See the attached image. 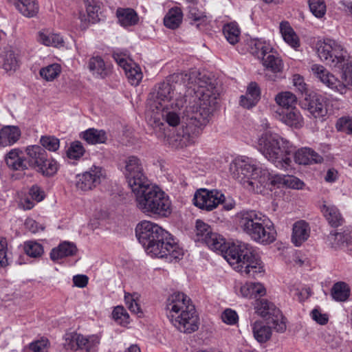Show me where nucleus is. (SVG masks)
Instances as JSON below:
<instances>
[{
    "label": "nucleus",
    "instance_id": "59",
    "mask_svg": "<svg viewBox=\"0 0 352 352\" xmlns=\"http://www.w3.org/2000/svg\"><path fill=\"white\" fill-rule=\"evenodd\" d=\"M311 317L314 320H315L317 323L321 325L327 324L329 320L328 315L322 313L320 310L317 309H314V310H312Z\"/></svg>",
    "mask_w": 352,
    "mask_h": 352
},
{
    "label": "nucleus",
    "instance_id": "2",
    "mask_svg": "<svg viewBox=\"0 0 352 352\" xmlns=\"http://www.w3.org/2000/svg\"><path fill=\"white\" fill-rule=\"evenodd\" d=\"M203 243L211 250L221 252L229 264L244 277L256 278L264 272L263 262L248 243H227L221 235L213 232Z\"/></svg>",
    "mask_w": 352,
    "mask_h": 352
},
{
    "label": "nucleus",
    "instance_id": "52",
    "mask_svg": "<svg viewBox=\"0 0 352 352\" xmlns=\"http://www.w3.org/2000/svg\"><path fill=\"white\" fill-rule=\"evenodd\" d=\"M188 16L190 19L195 21H205L208 19V17L205 14V12L202 10L199 9V8L196 5H190L188 7Z\"/></svg>",
    "mask_w": 352,
    "mask_h": 352
},
{
    "label": "nucleus",
    "instance_id": "56",
    "mask_svg": "<svg viewBox=\"0 0 352 352\" xmlns=\"http://www.w3.org/2000/svg\"><path fill=\"white\" fill-rule=\"evenodd\" d=\"M49 347V340L42 338L40 340L32 342L30 344V349L33 352H47Z\"/></svg>",
    "mask_w": 352,
    "mask_h": 352
},
{
    "label": "nucleus",
    "instance_id": "35",
    "mask_svg": "<svg viewBox=\"0 0 352 352\" xmlns=\"http://www.w3.org/2000/svg\"><path fill=\"white\" fill-rule=\"evenodd\" d=\"M350 292V288L346 283L338 282L333 285L331 295L336 301L344 302L349 298Z\"/></svg>",
    "mask_w": 352,
    "mask_h": 352
},
{
    "label": "nucleus",
    "instance_id": "18",
    "mask_svg": "<svg viewBox=\"0 0 352 352\" xmlns=\"http://www.w3.org/2000/svg\"><path fill=\"white\" fill-rule=\"evenodd\" d=\"M276 113L278 115V119L290 127L300 129L304 124L303 117L296 107L279 109Z\"/></svg>",
    "mask_w": 352,
    "mask_h": 352
},
{
    "label": "nucleus",
    "instance_id": "22",
    "mask_svg": "<svg viewBox=\"0 0 352 352\" xmlns=\"http://www.w3.org/2000/svg\"><path fill=\"white\" fill-rule=\"evenodd\" d=\"M19 56L12 50H6L0 54L1 67L7 73H14L19 67Z\"/></svg>",
    "mask_w": 352,
    "mask_h": 352
},
{
    "label": "nucleus",
    "instance_id": "34",
    "mask_svg": "<svg viewBox=\"0 0 352 352\" xmlns=\"http://www.w3.org/2000/svg\"><path fill=\"white\" fill-rule=\"evenodd\" d=\"M280 32L283 40L292 47L300 46V39L289 23H280Z\"/></svg>",
    "mask_w": 352,
    "mask_h": 352
},
{
    "label": "nucleus",
    "instance_id": "48",
    "mask_svg": "<svg viewBox=\"0 0 352 352\" xmlns=\"http://www.w3.org/2000/svg\"><path fill=\"white\" fill-rule=\"evenodd\" d=\"M112 317L120 324L124 325L129 323V314L122 306H117L114 308Z\"/></svg>",
    "mask_w": 352,
    "mask_h": 352
},
{
    "label": "nucleus",
    "instance_id": "25",
    "mask_svg": "<svg viewBox=\"0 0 352 352\" xmlns=\"http://www.w3.org/2000/svg\"><path fill=\"white\" fill-rule=\"evenodd\" d=\"M77 250L78 249L74 243L64 241L60 243L57 248L52 250L50 252V258L52 261H56L64 257L75 255Z\"/></svg>",
    "mask_w": 352,
    "mask_h": 352
},
{
    "label": "nucleus",
    "instance_id": "62",
    "mask_svg": "<svg viewBox=\"0 0 352 352\" xmlns=\"http://www.w3.org/2000/svg\"><path fill=\"white\" fill-rule=\"evenodd\" d=\"M31 198L37 202L41 201L44 198V193L37 186H32L29 191Z\"/></svg>",
    "mask_w": 352,
    "mask_h": 352
},
{
    "label": "nucleus",
    "instance_id": "43",
    "mask_svg": "<svg viewBox=\"0 0 352 352\" xmlns=\"http://www.w3.org/2000/svg\"><path fill=\"white\" fill-rule=\"evenodd\" d=\"M195 232V241L204 242V241L211 234L212 230L209 225L198 219L196 221Z\"/></svg>",
    "mask_w": 352,
    "mask_h": 352
},
{
    "label": "nucleus",
    "instance_id": "5",
    "mask_svg": "<svg viewBox=\"0 0 352 352\" xmlns=\"http://www.w3.org/2000/svg\"><path fill=\"white\" fill-rule=\"evenodd\" d=\"M166 316L179 331L191 333L199 329V319L191 299L184 293L174 292L165 303Z\"/></svg>",
    "mask_w": 352,
    "mask_h": 352
},
{
    "label": "nucleus",
    "instance_id": "58",
    "mask_svg": "<svg viewBox=\"0 0 352 352\" xmlns=\"http://www.w3.org/2000/svg\"><path fill=\"white\" fill-rule=\"evenodd\" d=\"M285 186L295 189H302L304 183L298 178L293 175H286Z\"/></svg>",
    "mask_w": 352,
    "mask_h": 352
},
{
    "label": "nucleus",
    "instance_id": "26",
    "mask_svg": "<svg viewBox=\"0 0 352 352\" xmlns=\"http://www.w3.org/2000/svg\"><path fill=\"white\" fill-rule=\"evenodd\" d=\"M21 137V131L17 126H6L0 131V145L11 146L16 143Z\"/></svg>",
    "mask_w": 352,
    "mask_h": 352
},
{
    "label": "nucleus",
    "instance_id": "16",
    "mask_svg": "<svg viewBox=\"0 0 352 352\" xmlns=\"http://www.w3.org/2000/svg\"><path fill=\"white\" fill-rule=\"evenodd\" d=\"M136 236L139 242L142 245H148L151 243V239L154 236H161L166 234V231L157 224L150 221H142L139 223L135 228Z\"/></svg>",
    "mask_w": 352,
    "mask_h": 352
},
{
    "label": "nucleus",
    "instance_id": "28",
    "mask_svg": "<svg viewBox=\"0 0 352 352\" xmlns=\"http://www.w3.org/2000/svg\"><path fill=\"white\" fill-rule=\"evenodd\" d=\"M86 5L87 15L80 16L81 22H100L102 19L99 16L100 4L96 0H84Z\"/></svg>",
    "mask_w": 352,
    "mask_h": 352
},
{
    "label": "nucleus",
    "instance_id": "45",
    "mask_svg": "<svg viewBox=\"0 0 352 352\" xmlns=\"http://www.w3.org/2000/svg\"><path fill=\"white\" fill-rule=\"evenodd\" d=\"M37 171L46 176H52L54 175L57 170L58 166L56 162L53 160L47 159V155L45 157L43 162L36 169Z\"/></svg>",
    "mask_w": 352,
    "mask_h": 352
},
{
    "label": "nucleus",
    "instance_id": "57",
    "mask_svg": "<svg viewBox=\"0 0 352 352\" xmlns=\"http://www.w3.org/2000/svg\"><path fill=\"white\" fill-rule=\"evenodd\" d=\"M338 130L352 134V118H341L337 123Z\"/></svg>",
    "mask_w": 352,
    "mask_h": 352
},
{
    "label": "nucleus",
    "instance_id": "30",
    "mask_svg": "<svg viewBox=\"0 0 352 352\" xmlns=\"http://www.w3.org/2000/svg\"><path fill=\"white\" fill-rule=\"evenodd\" d=\"M80 138L90 144H104L107 140V133L104 130L90 128L80 133Z\"/></svg>",
    "mask_w": 352,
    "mask_h": 352
},
{
    "label": "nucleus",
    "instance_id": "15",
    "mask_svg": "<svg viewBox=\"0 0 352 352\" xmlns=\"http://www.w3.org/2000/svg\"><path fill=\"white\" fill-rule=\"evenodd\" d=\"M103 177L102 168L93 166L87 171L76 175L75 186L81 191L91 190L100 184Z\"/></svg>",
    "mask_w": 352,
    "mask_h": 352
},
{
    "label": "nucleus",
    "instance_id": "21",
    "mask_svg": "<svg viewBox=\"0 0 352 352\" xmlns=\"http://www.w3.org/2000/svg\"><path fill=\"white\" fill-rule=\"evenodd\" d=\"M294 160L299 164L307 165L312 163H320L323 158L311 148L304 147L295 152Z\"/></svg>",
    "mask_w": 352,
    "mask_h": 352
},
{
    "label": "nucleus",
    "instance_id": "13",
    "mask_svg": "<svg viewBox=\"0 0 352 352\" xmlns=\"http://www.w3.org/2000/svg\"><path fill=\"white\" fill-rule=\"evenodd\" d=\"M328 99L322 95L310 94L305 98L302 102V107L307 110L310 116L319 121L323 122L326 120Z\"/></svg>",
    "mask_w": 352,
    "mask_h": 352
},
{
    "label": "nucleus",
    "instance_id": "6",
    "mask_svg": "<svg viewBox=\"0 0 352 352\" xmlns=\"http://www.w3.org/2000/svg\"><path fill=\"white\" fill-rule=\"evenodd\" d=\"M257 149L276 167L287 170L291 166L294 148L291 143L271 131H265L258 138Z\"/></svg>",
    "mask_w": 352,
    "mask_h": 352
},
{
    "label": "nucleus",
    "instance_id": "55",
    "mask_svg": "<svg viewBox=\"0 0 352 352\" xmlns=\"http://www.w3.org/2000/svg\"><path fill=\"white\" fill-rule=\"evenodd\" d=\"M329 240H334L336 241L335 245L340 246L344 243L348 244L351 239V235L350 234H345L342 232L331 233L329 236Z\"/></svg>",
    "mask_w": 352,
    "mask_h": 352
},
{
    "label": "nucleus",
    "instance_id": "14",
    "mask_svg": "<svg viewBox=\"0 0 352 352\" xmlns=\"http://www.w3.org/2000/svg\"><path fill=\"white\" fill-rule=\"evenodd\" d=\"M224 201V195L217 190L200 189L196 192L193 199L196 206L208 211L217 208L220 204H223Z\"/></svg>",
    "mask_w": 352,
    "mask_h": 352
},
{
    "label": "nucleus",
    "instance_id": "36",
    "mask_svg": "<svg viewBox=\"0 0 352 352\" xmlns=\"http://www.w3.org/2000/svg\"><path fill=\"white\" fill-rule=\"evenodd\" d=\"M16 9L25 16L32 17L38 11L36 0H21L16 6Z\"/></svg>",
    "mask_w": 352,
    "mask_h": 352
},
{
    "label": "nucleus",
    "instance_id": "44",
    "mask_svg": "<svg viewBox=\"0 0 352 352\" xmlns=\"http://www.w3.org/2000/svg\"><path fill=\"white\" fill-rule=\"evenodd\" d=\"M179 109H169L165 110L164 111H153V113L155 114V119H160V118L157 116L161 115L162 117L166 118V120L169 125L175 126L179 123L180 120L179 117L176 112Z\"/></svg>",
    "mask_w": 352,
    "mask_h": 352
},
{
    "label": "nucleus",
    "instance_id": "19",
    "mask_svg": "<svg viewBox=\"0 0 352 352\" xmlns=\"http://www.w3.org/2000/svg\"><path fill=\"white\" fill-rule=\"evenodd\" d=\"M87 67L96 78L104 79L111 73V65L105 63L104 59L98 55L92 56L89 59Z\"/></svg>",
    "mask_w": 352,
    "mask_h": 352
},
{
    "label": "nucleus",
    "instance_id": "1",
    "mask_svg": "<svg viewBox=\"0 0 352 352\" xmlns=\"http://www.w3.org/2000/svg\"><path fill=\"white\" fill-rule=\"evenodd\" d=\"M217 96L214 83L206 75L197 71L174 74L166 81L155 85L151 93L149 108L153 111L181 109L189 98L190 103L193 104L187 107L191 115L183 138L190 144L209 122Z\"/></svg>",
    "mask_w": 352,
    "mask_h": 352
},
{
    "label": "nucleus",
    "instance_id": "33",
    "mask_svg": "<svg viewBox=\"0 0 352 352\" xmlns=\"http://www.w3.org/2000/svg\"><path fill=\"white\" fill-rule=\"evenodd\" d=\"M241 294L246 298H256L263 296L266 293L264 286L260 283H246L241 287Z\"/></svg>",
    "mask_w": 352,
    "mask_h": 352
},
{
    "label": "nucleus",
    "instance_id": "41",
    "mask_svg": "<svg viewBox=\"0 0 352 352\" xmlns=\"http://www.w3.org/2000/svg\"><path fill=\"white\" fill-rule=\"evenodd\" d=\"M23 250L27 255L32 258L41 257L44 252L43 245L34 241H28L25 242Z\"/></svg>",
    "mask_w": 352,
    "mask_h": 352
},
{
    "label": "nucleus",
    "instance_id": "23",
    "mask_svg": "<svg viewBox=\"0 0 352 352\" xmlns=\"http://www.w3.org/2000/svg\"><path fill=\"white\" fill-rule=\"evenodd\" d=\"M310 234L309 224L303 220L296 222L293 226L292 240L296 246H300L307 240Z\"/></svg>",
    "mask_w": 352,
    "mask_h": 352
},
{
    "label": "nucleus",
    "instance_id": "60",
    "mask_svg": "<svg viewBox=\"0 0 352 352\" xmlns=\"http://www.w3.org/2000/svg\"><path fill=\"white\" fill-rule=\"evenodd\" d=\"M25 226L32 233H36L44 230V227L33 219H27L25 222Z\"/></svg>",
    "mask_w": 352,
    "mask_h": 352
},
{
    "label": "nucleus",
    "instance_id": "4",
    "mask_svg": "<svg viewBox=\"0 0 352 352\" xmlns=\"http://www.w3.org/2000/svg\"><path fill=\"white\" fill-rule=\"evenodd\" d=\"M316 49L320 59L341 74V80L338 79L334 91L345 94L352 90V62L344 47L335 40L327 38L318 41Z\"/></svg>",
    "mask_w": 352,
    "mask_h": 352
},
{
    "label": "nucleus",
    "instance_id": "51",
    "mask_svg": "<svg viewBox=\"0 0 352 352\" xmlns=\"http://www.w3.org/2000/svg\"><path fill=\"white\" fill-rule=\"evenodd\" d=\"M182 19L183 13L181 8L174 7L168 10L164 18L163 22H182Z\"/></svg>",
    "mask_w": 352,
    "mask_h": 352
},
{
    "label": "nucleus",
    "instance_id": "9",
    "mask_svg": "<svg viewBox=\"0 0 352 352\" xmlns=\"http://www.w3.org/2000/svg\"><path fill=\"white\" fill-rule=\"evenodd\" d=\"M161 236H154L151 239L148 245H142L146 253L151 256L173 259L180 258L183 254V250L175 242L173 237L166 232V234H160Z\"/></svg>",
    "mask_w": 352,
    "mask_h": 352
},
{
    "label": "nucleus",
    "instance_id": "39",
    "mask_svg": "<svg viewBox=\"0 0 352 352\" xmlns=\"http://www.w3.org/2000/svg\"><path fill=\"white\" fill-rule=\"evenodd\" d=\"M116 16L118 22H138L140 21L137 12L131 8H118Z\"/></svg>",
    "mask_w": 352,
    "mask_h": 352
},
{
    "label": "nucleus",
    "instance_id": "3",
    "mask_svg": "<svg viewBox=\"0 0 352 352\" xmlns=\"http://www.w3.org/2000/svg\"><path fill=\"white\" fill-rule=\"evenodd\" d=\"M230 171L234 179L256 193H261L270 186H285V175H272L267 168L251 158L241 157L235 159L230 165Z\"/></svg>",
    "mask_w": 352,
    "mask_h": 352
},
{
    "label": "nucleus",
    "instance_id": "8",
    "mask_svg": "<svg viewBox=\"0 0 352 352\" xmlns=\"http://www.w3.org/2000/svg\"><path fill=\"white\" fill-rule=\"evenodd\" d=\"M137 207L144 213H151L162 217L171 214V201L167 195L149 182L135 190Z\"/></svg>",
    "mask_w": 352,
    "mask_h": 352
},
{
    "label": "nucleus",
    "instance_id": "17",
    "mask_svg": "<svg viewBox=\"0 0 352 352\" xmlns=\"http://www.w3.org/2000/svg\"><path fill=\"white\" fill-rule=\"evenodd\" d=\"M113 56L117 63L124 69L129 82L134 86L138 85L143 77L140 67L133 63L127 62L118 53H114Z\"/></svg>",
    "mask_w": 352,
    "mask_h": 352
},
{
    "label": "nucleus",
    "instance_id": "40",
    "mask_svg": "<svg viewBox=\"0 0 352 352\" xmlns=\"http://www.w3.org/2000/svg\"><path fill=\"white\" fill-rule=\"evenodd\" d=\"M261 60L263 66L274 73L280 72L283 68L281 59L272 52H269Z\"/></svg>",
    "mask_w": 352,
    "mask_h": 352
},
{
    "label": "nucleus",
    "instance_id": "24",
    "mask_svg": "<svg viewBox=\"0 0 352 352\" xmlns=\"http://www.w3.org/2000/svg\"><path fill=\"white\" fill-rule=\"evenodd\" d=\"M5 161L8 166L14 170H23L27 168L23 153L19 148H13L6 155Z\"/></svg>",
    "mask_w": 352,
    "mask_h": 352
},
{
    "label": "nucleus",
    "instance_id": "27",
    "mask_svg": "<svg viewBox=\"0 0 352 352\" xmlns=\"http://www.w3.org/2000/svg\"><path fill=\"white\" fill-rule=\"evenodd\" d=\"M247 44L250 52L258 59H262L272 50L269 43L261 39H250Z\"/></svg>",
    "mask_w": 352,
    "mask_h": 352
},
{
    "label": "nucleus",
    "instance_id": "31",
    "mask_svg": "<svg viewBox=\"0 0 352 352\" xmlns=\"http://www.w3.org/2000/svg\"><path fill=\"white\" fill-rule=\"evenodd\" d=\"M322 212L329 223L333 227H338L344 222V218L338 208L333 205H323Z\"/></svg>",
    "mask_w": 352,
    "mask_h": 352
},
{
    "label": "nucleus",
    "instance_id": "32",
    "mask_svg": "<svg viewBox=\"0 0 352 352\" xmlns=\"http://www.w3.org/2000/svg\"><path fill=\"white\" fill-rule=\"evenodd\" d=\"M272 325H265L261 321H256L252 324L254 338L260 343L266 342L272 336Z\"/></svg>",
    "mask_w": 352,
    "mask_h": 352
},
{
    "label": "nucleus",
    "instance_id": "63",
    "mask_svg": "<svg viewBox=\"0 0 352 352\" xmlns=\"http://www.w3.org/2000/svg\"><path fill=\"white\" fill-rule=\"evenodd\" d=\"M248 96L252 98H255V100L258 101L260 99V89L256 82H251L248 87L247 92Z\"/></svg>",
    "mask_w": 352,
    "mask_h": 352
},
{
    "label": "nucleus",
    "instance_id": "42",
    "mask_svg": "<svg viewBox=\"0 0 352 352\" xmlns=\"http://www.w3.org/2000/svg\"><path fill=\"white\" fill-rule=\"evenodd\" d=\"M60 65L54 63L41 68L39 74L46 81H52L60 74Z\"/></svg>",
    "mask_w": 352,
    "mask_h": 352
},
{
    "label": "nucleus",
    "instance_id": "50",
    "mask_svg": "<svg viewBox=\"0 0 352 352\" xmlns=\"http://www.w3.org/2000/svg\"><path fill=\"white\" fill-rule=\"evenodd\" d=\"M85 153V149L80 142H73L69 148L67 155L70 159H78L81 157Z\"/></svg>",
    "mask_w": 352,
    "mask_h": 352
},
{
    "label": "nucleus",
    "instance_id": "64",
    "mask_svg": "<svg viewBox=\"0 0 352 352\" xmlns=\"http://www.w3.org/2000/svg\"><path fill=\"white\" fill-rule=\"evenodd\" d=\"M257 102L258 101L255 100V98L248 96L247 93L245 95L241 96L240 104L244 108H252L255 106Z\"/></svg>",
    "mask_w": 352,
    "mask_h": 352
},
{
    "label": "nucleus",
    "instance_id": "61",
    "mask_svg": "<svg viewBox=\"0 0 352 352\" xmlns=\"http://www.w3.org/2000/svg\"><path fill=\"white\" fill-rule=\"evenodd\" d=\"M292 80L294 85L300 93L303 94L307 90V85L301 76L299 74H294L293 76Z\"/></svg>",
    "mask_w": 352,
    "mask_h": 352
},
{
    "label": "nucleus",
    "instance_id": "37",
    "mask_svg": "<svg viewBox=\"0 0 352 352\" xmlns=\"http://www.w3.org/2000/svg\"><path fill=\"white\" fill-rule=\"evenodd\" d=\"M276 102L280 107V109H289L296 107V96L290 91H283L275 97Z\"/></svg>",
    "mask_w": 352,
    "mask_h": 352
},
{
    "label": "nucleus",
    "instance_id": "47",
    "mask_svg": "<svg viewBox=\"0 0 352 352\" xmlns=\"http://www.w3.org/2000/svg\"><path fill=\"white\" fill-rule=\"evenodd\" d=\"M139 294L138 293L129 294L126 293L124 296V299L128 305V307L129 310L136 314H142L140 309V306L138 302L139 299Z\"/></svg>",
    "mask_w": 352,
    "mask_h": 352
},
{
    "label": "nucleus",
    "instance_id": "46",
    "mask_svg": "<svg viewBox=\"0 0 352 352\" xmlns=\"http://www.w3.org/2000/svg\"><path fill=\"white\" fill-rule=\"evenodd\" d=\"M309 6L311 13L317 18H322L326 13L327 7L324 0H309Z\"/></svg>",
    "mask_w": 352,
    "mask_h": 352
},
{
    "label": "nucleus",
    "instance_id": "53",
    "mask_svg": "<svg viewBox=\"0 0 352 352\" xmlns=\"http://www.w3.org/2000/svg\"><path fill=\"white\" fill-rule=\"evenodd\" d=\"M7 252V239L4 237L0 236V268L6 267L9 265Z\"/></svg>",
    "mask_w": 352,
    "mask_h": 352
},
{
    "label": "nucleus",
    "instance_id": "49",
    "mask_svg": "<svg viewBox=\"0 0 352 352\" xmlns=\"http://www.w3.org/2000/svg\"><path fill=\"white\" fill-rule=\"evenodd\" d=\"M40 142L44 149L46 148L50 151H56L60 146L59 140L54 136H43Z\"/></svg>",
    "mask_w": 352,
    "mask_h": 352
},
{
    "label": "nucleus",
    "instance_id": "7",
    "mask_svg": "<svg viewBox=\"0 0 352 352\" xmlns=\"http://www.w3.org/2000/svg\"><path fill=\"white\" fill-rule=\"evenodd\" d=\"M239 226L252 240L262 244L275 241L276 231L272 222L264 214L256 210L240 212Z\"/></svg>",
    "mask_w": 352,
    "mask_h": 352
},
{
    "label": "nucleus",
    "instance_id": "11",
    "mask_svg": "<svg viewBox=\"0 0 352 352\" xmlns=\"http://www.w3.org/2000/svg\"><path fill=\"white\" fill-rule=\"evenodd\" d=\"M254 309L277 332L283 333L286 330L285 318L274 303L266 299H257L254 303Z\"/></svg>",
    "mask_w": 352,
    "mask_h": 352
},
{
    "label": "nucleus",
    "instance_id": "12",
    "mask_svg": "<svg viewBox=\"0 0 352 352\" xmlns=\"http://www.w3.org/2000/svg\"><path fill=\"white\" fill-rule=\"evenodd\" d=\"M66 350L80 352H96L100 342L98 335L84 336L75 332L67 333L63 338Z\"/></svg>",
    "mask_w": 352,
    "mask_h": 352
},
{
    "label": "nucleus",
    "instance_id": "20",
    "mask_svg": "<svg viewBox=\"0 0 352 352\" xmlns=\"http://www.w3.org/2000/svg\"><path fill=\"white\" fill-rule=\"evenodd\" d=\"M314 75L324 85L334 91L338 78L329 72L323 65L314 64L311 67Z\"/></svg>",
    "mask_w": 352,
    "mask_h": 352
},
{
    "label": "nucleus",
    "instance_id": "54",
    "mask_svg": "<svg viewBox=\"0 0 352 352\" xmlns=\"http://www.w3.org/2000/svg\"><path fill=\"white\" fill-rule=\"evenodd\" d=\"M221 320L227 324L234 325L238 322L239 316L234 310L226 309L221 314Z\"/></svg>",
    "mask_w": 352,
    "mask_h": 352
},
{
    "label": "nucleus",
    "instance_id": "38",
    "mask_svg": "<svg viewBox=\"0 0 352 352\" xmlns=\"http://www.w3.org/2000/svg\"><path fill=\"white\" fill-rule=\"evenodd\" d=\"M223 33L231 45H235L239 41L241 30L236 23H225Z\"/></svg>",
    "mask_w": 352,
    "mask_h": 352
},
{
    "label": "nucleus",
    "instance_id": "29",
    "mask_svg": "<svg viewBox=\"0 0 352 352\" xmlns=\"http://www.w3.org/2000/svg\"><path fill=\"white\" fill-rule=\"evenodd\" d=\"M25 151L28 156L30 164L36 169L41 165V163L43 162L47 156L45 150L37 145L28 146Z\"/></svg>",
    "mask_w": 352,
    "mask_h": 352
},
{
    "label": "nucleus",
    "instance_id": "10",
    "mask_svg": "<svg viewBox=\"0 0 352 352\" xmlns=\"http://www.w3.org/2000/svg\"><path fill=\"white\" fill-rule=\"evenodd\" d=\"M121 170L133 192L149 182L145 175L143 164L136 156L131 155L124 159Z\"/></svg>",
    "mask_w": 352,
    "mask_h": 352
}]
</instances>
